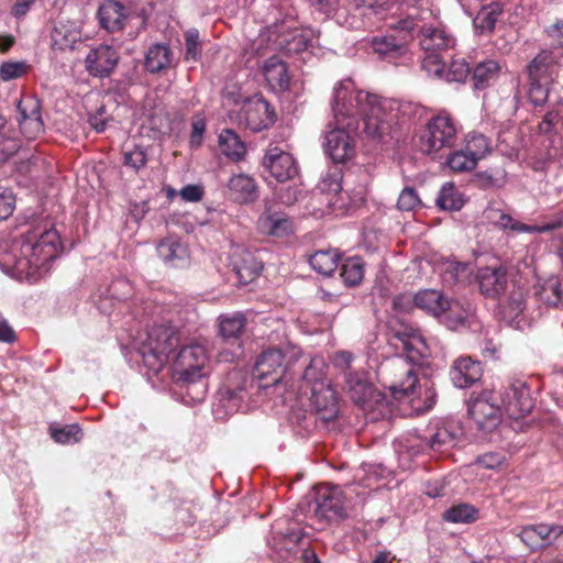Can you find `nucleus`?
Segmentation results:
<instances>
[{
	"label": "nucleus",
	"instance_id": "nucleus-21",
	"mask_svg": "<svg viewBox=\"0 0 563 563\" xmlns=\"http://www.w3.org/2000/svg\"><path fill=\"white\" fill-rule=\"evenodd\" d=\"M231 265L242 284L254 280L263 269L262 262L256 255L240 246L235 247L231 254Z\"/></svg>",
	"mask_w": 563,
	"mask_h": 563
},
{
	"label": "nucleus",
	"instance_id": "nucleus-18",
	"mask_svg": "<svg viewBox=\"0 0 563 563\" xmlns=\"http://www.w3.org/2000/svg\"><path fill=\"white\" fill-rule=\"evenodd\" d=\"M119 62V53L109 45L101 44L91 49L86 56L85 63L88 73L96 77L109 76Z\"/></svg>",
	"mask_w": 563,
	"mask_h": 563
},
{
	"label": "nucleus",
	"instance_id": "nucleus-42",
	"mask_svg": "<svg viewBox=\"0 0 563 563\" xmlns=\"http://www.w3.org/2000/svg\"><path fill=\"white\" fill-rule=\"evenodd\" d=\"M245 318L242 313L222 314L219 318V332L224 340H236L243 333Z\"/></svg>",
	"mask_w": 563,
	"mask_h": 563
},
{
	"label": "nucleus",
	"instance_id": "nucleus-20",
	"mask_svg": "<svg viewBox=\"0 0 563 563\" xmlns=\"http://www.w3.org/2000/svg\"><path fill=\"white\" fill-rule=\"evenodd\" d=\"M476 279L483 295L496 298L503 294L507 287V269L499 264L481 267L477 271Z\"/></svg>",
	"mask_w": 563,
	"mask_h": 563
},
{
	"label": "nucleus",
	"instance_id": "nucleus-58",
	"mask_svg": "<svg viewBox=\"0 0 563 563\" xmlns=\"http://www.w3.org/2000/svg\"><path fill=\"white\" fill-rule=\"evenodd\" d=\"M146 162L147 156L144 150L139 146H135L133 150L125 151L123 154V164L134 170H139L145 166Z\"/></svg>",
	"mask_w": 563,
	"mask_h": 563
},
{
	"label": "nucleus",
	"instance_id": "nucleus-30",
	"mask_svg": "<svg viewBox=\"0 0 563 563\" xmlns=\"http://www.w3.org/2000/svg\"><path fill=\"white\" fill-rule=\"evenodd\" d=\"M503 12L504 5L500 2L493 1L483 5L473 20L475 30L481 34L493 33Z\"/></svg>",
	"mask_w": 563,
	"mask_h": 563
},
{
	"label": "nucleus",
	"instance_id": "nucleus-57",
	"mask_svg": "<svg viewBox=\"0 0 563 563\" xmlns=\"http://www.w3.org/2000/svg\"><path fill=\"white\" fill-rule=\"evenodd\" d=\"M397 206L402 211H413L421 206V200L413 188L406 187L399 195Z\"/></svg>",
	"mask_w": 563,
	"mask_h": 563
},
{
	"label": "nucleus",
	"instance_id": "nucleus-46",
	"mask_svg": "<svg viewBox=\"0 0 563 563\" xmlns=\"http://www.w3.org/2000/svg\"><path fill=\"white\" fill-rule=\"evenodd\" d=\"M364 276V266L360 258L352 257L346 260L341 266V277L345 285L355 286L360 284Z\"/></svg>",
	"mask_w": 563,
	"mask_h": 563
},
{
	"label": "nucleus",
	"instance_id": "nucleus-25",
	"mask_svg": "<svg viewBox=\"0 0 563 563\" xmlns=\"http://www.w3.org/2000/svg\"><path fill=\"white\" fill-rule=\"evenodd\" d=\"M262 73L271 90L287 91L290 87V75L286 63L278 57H271L262 66Z\"/></svg>",
	"mask_w": 563,
	"mask_h": 563
},
{
	"label": "nucleus",
	"instance_id": "nucleus-39",
	"mask_svg": "<svg viewBox=\"0 0 563 563\" xmlns=\"http://www.w3.org/2000/svg\"><path fill=\"white\" fill-rule=\"evenodd\" d=\"M159 257L172 266H179L187 257V249L174 239H166L157 245Z\"/></svg>",
	"mask_w": 563,
	"mask_h": 563
},
{
	"label": "nucleus",
	"instance_id": "nucleus-51",
	"mask_svg": "<svg viewBox=\"0 0 563 563\" xmlns=\"http://www.w3.org/2000/svg\"><path fill=\"white\" fill-rule=\"evenodd\" d=\"M421 60L422 69L431 77L443 78L445 65L441 58V53L424 52Z\"/></svg>",
	"mask_w": 563,
	"mask_h": 563
},
{
	"label": "nucleus",
	"instance_id": "nucleus-53",
	"mask_svg": "<svg viewBox=\"0 0 563 563\" xmlns=\"http://www.w3.org/2000/svg\"><path fill=\"white\" fill-rule=\"evenodd\" d=\"M456 442L455 434L445 427L438 428L430 437L428 445L433 451H441L445 448L453 446Z\"/></svg>",
	"mask_w": 563,
	"mask_h": 563
},
{
	"label": "nucleus",
	"instance_id": "nucleus-36",
	"mask_svg": "<svg viewBox=\"0 0 563 563\" xmlns=\"http://www.w3.org/2000/svg\"><path fill=\"white\" fill-rule=\"evenodd\" d=\"M314 34L311 30H296L289 37H280L278 45L289 54H298L312 46Z\"/></svg>",
	"mask_w": 563,
	"mask_h": 563
},
{
	"label": "nucleus",
	"instance_id": "nucleus-23",
	"mask_svg": "<svg viewBox=\"0 0 563 563\" xmlns=\"http://www.w3.org/2000/svg\"><path fill=\"white\" fill-rule=\"evenodd\" d=\"M559 69V60L554 52L541 51L527 66L529 80L552 82Z\"/></svg>",
	"mask_w": 563,
	"mask_h": 563
},
{
	"label": "nucleus",
	"instance_id": "nucleus-45",
	"mask_svg": "<svg viewBox=\"0 0 563 563\" xmlns=\"http://www.w3.org/2000/svg\"><path fill=\"white\" fill-rule=\"evenodd\" d=\"M526 309V295L522 289H514L503 306V316L509 321H514Z\"/></svg>",
	"mask_w": 563,
	"mask_h": 563
},
{
	"label": "nucleus",
	"instance_id": "nucleus-6",
	"mask_svg": "<svg viewBox=\"0 0 563 563\" xmlns=\"http://www.w3.org/2000/svg\"><path fill=\"white\" fill-rule=\"evenodd\" d=\"M418 26L413 16L401 19L393 24L394 32L371 40L372 51L383 58H398L407 51V44L412 40L413 30Z\"/></svg>",
	"mask_w": 563,
	"mask_h": 563
},
{
	"label": "nucleus",
	"instance_id": "nucleus-43",
	"mask_svg": "<svg viewBox=\"0 0 563 563\" xmlns=\"http://www.w3.org/2000/svg\"><path fill=\"white\" fill-rule=\"evenodd\" d=\"M467 318V310L457 300H450L449 298L444 305V311L439 314L438 319L445 324L449 329H456L464 324Z\"/></svg>",
	"mask_w": 563,
	"mask_h": 563
},
{
	"label": "nucleus",
	"instance_id": "nucleus-29",
	"mask_svg": "<svg viewBox=\"0 0 563 563\" xmlns=\"http://www.w3.org/2000/svg\"><path fill=\"white\" fill-rule=\"evenodd\" d=\"M51 37L53 45L58 49L73 48L74 44L80 40L81 31L74 21H58Z\"/></svg>",
	"mask_w": 563,
	"mask_h": 563
},
{
	"label": "nucleus",
	"instance_id": "nucleus-24",
	"mask_svg": "<svg viewBox=\"0 0 563 563\" xmlns=\"http://www.w3.org/2000/svg\"><path fill=\"white\" fill-rule=\"evenodd\" d=\"M311 402L314 406L319 419L324 423L333 421L339 412L338 398L335 391L329 385L312 389Z\"/></svg>",
	"mask_w": 563,
	"mask_h": 563
},
{
	"label": "nucleus",
	"instance_id": "nucleus-60",
	"mask_svg": "<svg viewBox=\"0 0 563 563\" xmlns=\"http://www.w3.org/2000/svg\"><path fill=\"white\" fill-rule=\"evenodd\" d=\"M310 4L318 10L319 12L331 15L333 13L338 14V3L339 0H308Z\"/></svg>",
	"mask_w": 563,
	"mask_h": 563
},
{
	"label": "nucleus",
	"instance_id": "nucleus-26",
	"mask_svg": "<svg viewBox=\"0 0 563 563\" xmlns=\"http://www.w3.org/2000/svg\"><path fill=\"white\" fill-rule=\"evenodd\" d=\"M450 375L456 387L466 388L481 378L482 366L471 357L462 356L454 362Z\"/></svg>",
	"mask_w": 563,
	"mask_h": 563
},
{
	"label": "nucleus",
	"instance_id": "nucleus-10",
	"mask_svg": "<svg viewBox=\"0 0 563 563\" xmlns=\"http://www.w3.org/2000/svg\"><path fill=\"white\" fill-rule=\"evenodd\" d=\"M59 244L58 232L54 229L45 230L40 236L30 233L22 245V253L32 267L38 268L57 256Z\"/></svg>",
	"mask_w": 563,
	"mask_h": 563
},
{
	"label": "nucleus",
	"instance_id": "nucleus-48",
	"mask_svg": "<svg viewBox=\"0 0 563 563\" xmlns=\"http://www.w3.org/2000/svg\"><path fill=\"white\" fill-rule=\"evenodd\" d=\"M345 384L351 398L355 402L363 401L371 389L366 380L355 373H347L345 375Z\"/></svg>",
	"mask_w": 563,
	"mask_h": 563
},
{
	"label": "nucleus",
	"instance_id": "nucleus-47",
	"mask_svg": "<svg viewBox=\"0 0 563 563\" xmlns=\"http://www.w3.org/2000/svg\"><path fill=\"white\" fill-rule=\"evenodd\" d=\"M477 165V162L464 150H457L446 158V166L455 173H465L473 170Z\"/></svg>",
	"mask_w": 563,
	"mask_h": 563
},
{
	"label": "nucleus",
	"instance_id": "nucleus-55",
	"mask_svg": "<svg viewBox=\"0 0 563 563\" xmlns=\"http://www.w3.org/2000/svg\"><path fill=\"white\" fill-rule=\"evenodd\" d=\"M551 82L529 80L528 97L532 104L536 107L543 106L549 97V86Z\"/></svg>",
	"mask_w": 563,
	"mask_h": 563
},
{
	"label": "nucleus",
	"instance_id": "nucleus-17",
	"mask_svg": "<svg viewBox=\"0 0 563 563\" xmlns=\"http://www.w3.org/2000/svg\"><path fill=\"white\" fill-rule=\"evenodd\" d=\"M487 218L501 229H510L521 233H542L553 231L563 227V213L554 217L553 220L542 225H528L520 223L511 218V216L504 213L497 209L488 210Z\"/></svg>",
	"mask_w": 563,
	"mask_h": 563
},
{
	"label": "nucleus",
	"instance_id": "nucleus-22",
	"mask_svg": "<svg viewBox=\"0 0 563 563\" xmlns=\"http://www.w3.org/2000/svg\"><path fill=\"white\" fill-rule=\"evenodd\" d=\"M227 190L229 198L241 205L252 203L260 196L256 180L245 173L232 175L228 180Z\"/></svg>",
	"mask_w": 563,
	"mask_h": 563
},
{
	"label": "nucleus",
	"instance_id": "nucleus-31",
	"mask_svg": "<svg viewBox=\"0 0 563 563\" xmlns=\"http://www.w3.org/2000/svg\"><path fill=\"white\" fill-rule=\"evenodd\" d=\"M446 299L440 290L424 289L415 295L413 301L416 307L438 318L444 311Z\"/></svg>",
	"mask_w": 563,
	"mask_h": 563
},
{
	"label": "nucleus",
	"instance_id": "nucleus-37",
	"mask_svg": "<svg viewBox=\"0 0 563 563\" xmlns=\"http://www.w3.org/2000/svg\"><path fill=\"white\" fill-rule=\"evenodd\" d=\"M327 363L321 356H313L305 367L301 375L302 380L312 389L329 385L325 379Z\"/></svg>",
	"mask_w": 563,
	"mask_h": 563
},
{
	"label": "nucleus",
	"instance_id": "nucleus-28",
	"mask_svg": "<svg viewBox=\"0 0 563 563\" xmlns=\"http://www.w3.org/2000/svg\"><path fill=\"white\" fill-rule=\"evenodd\" d=\"M503 70V65L496 59H485L477 63L472 70V81L475 89H485L494 85Z\"/></svg>",
	"mask_w": 563,
	"mask_h": 563
},
{
	"label": "nucleus",
	"instance_id": "nucleus-64",
	"mask_svg": "<svg viewBox=\"0 0 563 563\" xmlns=\"http://www.w3.org/2000/svg\"><path fill=\"white\" fill-rule=\"evenodd\" d=\"M353 361V354L347 351L336 352L333 356V364L341 371H346Z\"/></svg>",
	"mask_w": 563,
	"mask_h": 563
},
{
	"label": "nucleus",
	"instance_id": "nucleus-34",
	"mask_svg": "<svg viewBox=\"0 0 563 563\" xmlns=\"http://www.w3.org/2000/svg\"><path fill=\"white\" fill-rule=\"evenodd\" d=\"M399 367L405 378L394 382L389 386L393 397L398 400L413 395L418 383L417 373L412 366H408L404 361H399Z\"/></svg>",
	"mask_w": 563,
	"mask_h": 563
},
{
	"label": "nucleus",
	"instance_id": "nucleus-40",
	"mask_svg": "<svg viewBox=\"0 0 563 563\" xmlns=\"http://www.w3.org/2000/svg\"><path fill=\"white\" fill-rule=\"evenodd\" d=\"M435 203L441 210L457 211L464 206L465 200L455 185L449 181L441 187Z\"/></svg>",
	"mask_w": 563,
	"mask_h": 563
},
{
	"label": "nucleus",
	"instance_id": "nucleus-59",
	"mask_svg": "<svg viewBox=\"0 0 563 563\" xmlns=\"http://www.w3.org/2000/svg\"><path fill=\"white\" fill-rule=\"evenodd\" d=\"M26 70L23 62H5L0 66V78L4 81L21 77Z\"/></svg>",
	"mask_w": 563,
	"mask_h": 563
},
{
	"label": "nucleus",
	"instance_id": "nucleus-38",
	"mask_svg": "<svg viewBox=\"0 0 563 563\" xmlns=\"http://www.w3.org/2000/svg\"><path fill=\"white\" fill-rule=\"evenodd\" d=\"M520 540L531 550H537L550 543L547 523L525 526L518 533Z\"/></svg>",
	"mask_w": 563,
	"mask_h": 563
},
{
	"label": "nucleus",
	"instance_id": "nucleus-13",
	"mask_svg": "<svg viewBox=\"0 0 563 563\" xmlns=\"http://www.w3.org/2000/svg\"><path fill=\"white\" fill-rule=\"evenodd\" d=\"M241 115L245 125L253 132L268 129L276 120L274 109L262 96L249 99L243 104Z\"/></svg>",
	"mask_w": 563,
	"mask_h": 563
},
{
	"label": "nucleus",
	"instance_id": "nucleus-11",
	"mask_svg": "<svg viewBox=\"0 0 563 563\" xmlns=\"http://www.w3.org/2000/svg\"><path fill=\"white\" fill-rule=\"evenodd\" d=\"M468 413L482 430L490 431L505 415L497 391H484L468 404Z\"/></svg>",
	"mask_w": 563,
	"mask_h": 563
},
{
	"label": "nucleus",
	"instance_id": "nucleus-44",
	"mask_svg": "<svg viewBox=\"0 0 563 563\" xmlns=\"http://www.w3.org/2000/svg\"><path fill=\"white\" fill-rule=\"evenodd\" d=\"M464 150L478 163L490 152V141L482 133L470 132L465 137Z\"/></svg>",
	"mask_w": 563,
	"mask_h": 563
},
{
	"label": "nucleus",
	"instance_id": "nucleus-7",
	"mask_svg": "<svg viewBox=\"0 0 563 563\" xmlns=\"http://www.w3.org/2000/svg\"><path fill=\"white\" fill-rule=\"evenodd\" d=\"M323 144L327 154L335 163H344L355 154L353 133L360 129L356 121L329 123Z\"/></svg>",
	"mask_w": 563,
	"mask_h": 563
},
{
	"label": "nucleus",
	"instance_id": "nucleus-19",
	"mask_svg": "<svg viewBox=\"0 0 563 563\" xmlns=\"http://www.w3.org/2000/svg\"><path fill=\"white\" fill-rule=\"evenodd\" d=\"M99 24L109 33L121 32L130 18V10L117 0H106L98 9Z\"/></svg>",
	"mask_w": 563,
	"mask_h": 563
},
{
	"label": "nucleus",
	"instance_id": "nucleus-4",
	"mask_svg": "<svg viewBox=\"0 0 563 563\" xmlns=\"http://www.w3.org/2000/svg\"><path fill=\"white\" fill-rule=\"evenodd\" d=\"M180 338L175 325L155 324L147 333V339L140 349L144 365L157 374L168 362L170 353L178 347Z\"/></svg>",
	"mask_w": 563,
	"mask_h": 563
},
{
	"label": "nucleus",
	"instance_id": "nucleus-9",
	"mask_svg": "<svg viewBox=\"0 0 563 563\" xmlns=\"http://www.w3.org/2000/svg\"><path fill=\"white\" fill-rule=\"evenodd\" d=\"M428 15L431 11H421L419 18H413L418 26L413 32H418L420 46L424 52L442 53L452 49L456 45L455 36L440 22L428 23Z\"/></svg>",
	"mask_w": 563,
	"mask_h": 563
},
{
	"label": "nucleus",
	"instance_id": "nucleus-5",
	"mask_svg": "<svg viewBox=\"0 0 563 563\" xmlns=\"http://www.w3.org/2000/svg\"><path fill=\"white\" fill-rule=\"evenodd\" d=\"M459 122L446 111H441L431 118L422 136V148L426 153H435L451 148L457 141Z\"/></svg>",
	"mask_w": 563,
	"mask_h": 563
},
{
	"label": "nucleus",
	"instance_id": "nucleus-1",
	"mask_svg": "<svg viewBox=\"0 0 563 563\" xmlns=\"http://www.w3.org/2000/svg\"><path fill=\"white\" fill-rule=\"evenodd\" d=\"M331 109L335 122L362 121L363 131L372 137H382L395 123L409 122L417 111L411 102L380 98L355 88L352 80L340 81L333 90Z\"/></svg>",
	"mask_w": 563,
	"mask_h": 563
},
{
	"label": "nucleus",
	"instance_id": "nucleus-27",
	"mask_svg": "<svg viewBox=\"0 0 563 563\" xmlns=\"http://www.w3.org/2000/svg\"><path fill=\"white\" fill-rule=\"evenodd\" d=\"M258 229L264 234L283 238L294 232V223L289 217L267 210L258 219Z\"/></svg>",
	"mask_w": 563,
	"mask_h": 563
},
{
	"label": "nucleus",
	"instance_id": "nucleus-3",
	"mask_svg": "<svg viewBox=\"0 0 563 563\" xmlns=\"http://www.w3.org/2000/svg\"><path fill=\"white\" fill-rule=\"evenodd\" d=\"M209 357L206 347L200 343H191L183 346L173 364L174 376L178 382L195 387L196 395L192 399L200 401L207 394L206 365Z\"/></svg>",
	"mask_w": 563,
	"mask_h": 563
},
{
	"label": "nucleus",
	"instance_id": "nucleus-54",
	"mask_svg": "<svg viewBox=\"0 0 563 563\" xmlns=\"http://www.w3.org/2000/svg\"><path fill=\"white\" fill-rule=\"evenodd\" d=\"M471 73L465 59H454L448 69H444L443 77L449 82H464Z\"/></svg>",
	"mask_w": 563,
	"mask_h": 563
},
{
	"label": "nucleus",
	"instance_id": "nucleus-63",
	"mask_svg": "<svg viewBox=\"0 0 563 563\" xmlns=\"http://www.w3.org/2000/svg\"><path fill=\"white\" fill-rule=\"evenodd\" d=\"M203 190L198 185H187L180 190V197L190 202L199 201L202 198Z\"/></svg>",
	"mask_w": 563,
	"mask_h": 563
},
{
	"label": "nucleus",
	"instance_id": "nucleus-35",
	"mask_svg": "<svg viewBox=\"0 0 563 563\" xmlns=\"http://www.w3.org/2000/svg\"><path fill=\"white\" fill-rule=\"evenodd\" d=\"M219 147L221 153L233 162H240L245 153V144L233 130H223L219 134Z\"/></svg>",
	"mask_w": 563,
	"mask_h": 563
},
{
	"label": "nucleus",
	"instance_id": "nucleus-2",
	"mask_svg": "<svg viewBox=\"0 0 563 563\" xmlns=\"http://www.w3.org/2000/svg\"><path fill=\"white\" fill-rule=\"evenodd\" d=\"M301 354L300 349L287 346L286 350L271 347L258 356L254 374L251 379L240 372L229 373L227 380L220 389L222 400L227 401L232 409H239L241 401L247 395V387L256 382L258 388H267L283 380L286 371L292 362Z\"/></svg>",
	"mask_w": 563,
	"mask_h": 563
},
{
	"label": "nucleus",
	"instance_id": "nucleus-49",
	"mask_svg": "<svg viewBox=\"0 0 563 563\" xmlns=\"http://www.w3.org/2000/svg\"><path fill=\"white\" fill-rule=\"evenodd\" d=\"M476 509L467 504H461L448 509L443 518L450 522H470L476 519Z\"/></svg>",
	"mask_w": 563,
	"mask_h": 563
},
{
	"label": "nucleus",
	"instance_id": "nucleus-52",
	"mask_svg": "<svg viewBox=\"0 0 563 563\" xmlns=\"http://www.w3.org/2000/svg\"><path fill=\"white\" fill-rule=\"evenodd\" d=\"M51 437L57 443H75L81 439V429L78 424H68L63 428H51Z\"/></svg>",
	"mask_w": 563,
	"mask_h": 563
},
{
	"label": "nucleus",
	"instance_id": "nucleus-62",
	"mask_svg": "<svg viewBox=\"0 0 563 563\" xmlns=\"http://www.w3.org/2000/svg\"><path fill=\"white\" fill-rule=\"evenodd\" d=\"M505 462V457L499 453H486L478 457V464L484 468L494 470L501 466Z\"/></svg>",
	"mask_w": 563,
	"mask_h": 563
},
{
	"label": "nucleus",
	"instance_id": "nucleus-8",
	"mask_svg": "<svg viewBox=\"0 0 563 563\" xmlns=\"http://www.w3.org/2000/svg\"><path fill=\"white\" fill-rule=\"evenodd\" d=\"M497 394L504 413L510 419H520L530 413L534 407L530 386L523 379L509 380Z\"/></svg>",
	"mask_w": 563,
	"mask_h": 563
},
{
	"label": "nucleus",
	"instance_id": "nucleus-41",
	"mask_svg": "<svg viewBox=\"0 0 563 563\" xmlns=\"http://www.w3.org/2000/svg\"><path fill=\"white\" fill-rule=\"evenodd\" d=\"M340 255L335 250L317 251L310 256L311 267L319 274L330 276L338 267Z\"/></svg>",
	"mask_w": 563,
	"mask_h": 563
},
{
	"label": "nucleus",
	"instance_id": "nucleus-16",
	"mask_svg": "<svg viewBox=\"0 0 563 563\" xmlns=\"http://www.w3.org/2000/svg\"><path fill=\"white\" fill-rule=\"evenodd\" d=\"M394 338L401 342L410 363L421 365L429 357V346L418 329L402 324L400 329L394 331Z\"/></svg>",
	"mask_w": 563,
	"mask_h": 563
},
{
	"label": "nucleus",
	"instance_id": "nucleus-32",
	"mask_svg": "<svg viewBox=\"0 0 563 563\" xmlns=\"http://www.w3.org/2000/svg\"><path fill=\"white\" fill-rule=\"evenodd\" d=\"M173 64V52L165 44L152 45L145 55V68L150 73H159Z\"/></svg>",
	"mask_w": 563,
	"mask_h": 563
},
{
	"label": "nucleus",
	"instance_id": "nucleus-15",
	"mask_svg": "<svg viewBox=\"0 0 563 563\" xmlns=\"http://www.w3.org/2000/svg\"><path fill=\"white\" fill-rule=\"evenodd\" d=\"M316 515L325 520L345 516L343 493L340 487L323 484L317 488Z\"/></svg>",
	"mask_w": 563,
	"mask_h": 563
},
{
	"label": "nucleus",
	"instance_id": "nucleus-61",
	"mask_svg": "<svg viewBox=\"0 0 563 563\" xmlns=\"http://www.w3.org/2000/svg\"><path fill=\"white\" fill-rule=\"evenodd\" d=\"M302 194L298 185L289 186L279 192V199L284 205L291 206L297 202Z\"/></svg>",
	"mask_w": 563,
	"mask_h": 563
},
{
	"label": "nucleus",
	"instance_id": "nucleus-12",
	"mask_svg": "<svg viewBox=\"0 0 563 563\" xmlns=\"http://www.w3.org/2000/svg\"><path fill=\"white\" fill-rule=\"evenodd\" d=\"M262 166L278 183L294 179L299 168L294 156L276 145H269L262 158Z\"/></svg>",
	"mask_w": 563,
	"mask_h": 563
},
{
	"label": "nucleus",
	"instance_id": "nucleus-50",
	"mask_svg": "<svg viewBox=\"0 0 563 563\" xmlns=\"http://www.w3.org/2000/svg\"><path fill=\"white\" fill-rule=\"evenodd\" d=\"M185 60L198 62L201 57V42L199 38V31L197 29H189L185 33Z\"/></svg>",
	"mask_w": 563,
	"mask_h": 563
},
{
	"label": "nucleus",
	"instance_id": "nucleus-33",
	"mask_svg": "<svg viewBox=\"0 0 563 563\" xmlns=\"http://www.w3.org/2000/svg\"><path fill=\"white\" fill-rule=\"evenodd\" d=\"M537 299L549 307H559L563 303V291L559 277L551 276L537 286Z\"/></svg>",
	"mask_w": 563,
	"mask_h": 563
},
{
	"label": "nucleus",
	"instance_id": "nucleus-56",
	"mask_svg": "<svg viewBox=\"0 0 563 563\" xmlns=\"http://www.w3.org/2000/svg\"><path fill=\"white\" fill-rule=\"evenodd\" d=\"M344 186H347V177L342 178L336 172L327 174L319 183V189L329 195L340 194Z\"/></svg>",
	"mask_w": 563,
	"mask_h": 563
},
{
	"label": "nucleus",
	"instance_id": "nucleus-14",
	"mask_svg": "<svg viewBox=\"0 0 563 563\" xmlns=\"http://www.w3.org/2000/svg\"><path fill=\"white\" fill-rule=\"evenodd\" d=\"M16 108L21 133L27 139H35L44 130L40 100L32 95L24 96L19 100Z\"/></svg>",
	"mask_w": 563,
	"mask_h": 563
}]
</instances>
